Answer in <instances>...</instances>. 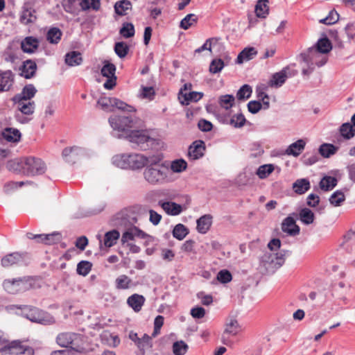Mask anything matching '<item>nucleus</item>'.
Instances as JSON below:
<instances>
[{"label": "nucleus", "instance_id": "nucleus-1", "mask_svg": "<svg viewBox=\"0 0 355 355\" xmlns=\"http://www.w3.org/2000/svg\"><path fill=\"white\" fill-rule=\"evenodd\" d=\"M146 169L144 172L145 180L152 184L162 183L167 178L168 169L161 164L162 157L153 155L147 157Z\"/></svg>", "mask_w": 355, "mask_h": 355}, {"label": "nucleus", "instance_id": "nucleus-2", "mask_svg": "<svg viewBox=\"0 0 355 355\" xmlns=\"http://www.w3.org/2000/svg\"><path fill=\"white\" fill-rule=\"evenodd\" d=\"M147 157L141 154H117L112 157V162L116 167L123 169H139L146 164Z\"/></svg>", "mask_w": 355, "mask_h": 355}, {"label": "nucleus", "instance_id": "nucleus-3", "mask_svg": "<svg viewBox=\"0 0 355 355\" xmlns=\"http://www.w3.org/2000/svg\"><path fill=\"white\" fill-rule=\"evenodd\" d=\"M110 126L115 130L121 132L125 137L131 130L137 127L139 120L136 117L128 116H111L108 119Z\"/></svg>", "mask_w": 355, "mask_h": 355}, {"label": "nucleus", "instance_id": "nucleus-4", "mask_svg": "<svg viewBox=\"0 0 355 355\" xmlns=\"http://www.w3.org/2000/svg\"><path fill=\"white\" fill-rule=\"evenodd\" d=\"M29 257L26 252H14L3 256L1 265L5 268L26 266L29 263Z\"/></svg>", "mask_w": 355, "mask_h": 355}, {"label": "nucleus", "instance_id": "nucleus-5", "mask_svg": "<svg viewBox=\"0 0 355 355\" xmlns=\"http://www.w3.org/2000/svg\"><path fill=\"white\" fill-rule=\"evenodd\" d=\"M56 342L61 347H70L77 352L83 349V337L78 334L71 332L61 333L58 335Z\"/></svg>", "mask_w": 355, "mask_h": 355}, {"label": "nucleus", "instance_id": "nucleus-6", "mask_svg": "<svg viewBox=\"0 0 355 355\" xmlns=\"http://www.w3.org/2000/svg\"><path fill=\"white\" fill-rule=\"evenodd\" d=\"M24 164L25 171H24V174L28 176L41 175L44 173L46 170L45 163L40 158L25 157Z\"/></svg>", "mask_w": 355, "mask_h": 355}, {"label": "nucleus", "instance_id": "nucleus-7", "mask_svg": "<svg viewBox=\"0 0 355 355\" xmlns=\"http://www.w3.org/2000/svg\"><path fill=\"white\" fill-rule=\"evenodd\" d=\"M2 355H33V349L22 345L21 342L12 341L6 345L1 352Z\"/></svg>", "mask_w": 355, "mask_h": 355}, {"label": "nucleus", "instance_id": "nucleus-8", "mask_svg": "<svg viewBox=\"0 0 355 355\" xmlns=\"http://www.w3.org/2000/svg\"><path fill=\"white\" fill-rule=\"evenodd\" d=\"M3 286L8 293L15 294L26 291L28 288V282L22 278L6 279Z\"/></svg>", "mask_w": 355, "mask_h": 355}, {"label": "nucleus", "instance_id": "nucleus-9", "mask_svg": "<svg viewBox=\"0 0 355 355\" xmlns=\"http://www.w3.org/2000/svg\"><path fill=\"white\" fill-rule=\"evenodd\" d=\"M15 82V75L11 70H0V92L10 91Z\"/></svg>", "mask_w": 355, "mask_h": 355}, {"label": "nucleus", "instance_id": "nucleus-10", "mask_svg": "<svg viewBox=\"0 0 355 355\" xmlns=\"http://www.w3.org/2000/svg\"><path fill=\"white\" fill-rule=\"evenodd\" d=\"M83 155V150L78 146H74L67 147L63 149L62 156L65 162L75 163Z\"/></svg>", "mask_w": 355, "mask_h": 355}, {"label": "nucleus", "instance_id": "nucleus-11", "mask_svg": "<svg viewBox=\"0 0 355 355\" xmlns=\"http://www.w3.org/2000/svg\"><path fill=\"white\" fill-rule=\"evenodd\" d=\"M125 137L129 141L137 144L138 146L143 145L151 139L146 130H143L132 129Z\"/></svg>", "mask_w": 355, "mask_h": 355}, {"label": "nucleus", "instance_id": "nucleus-12", "mask_svg": "<svg viewBox=\"0 0 355 355\" xmlns=\"http://www.w3.org/2000/svg\"><path fill=\"white\" fill-rule=\"evenodd\" d=\"M205 149V142L202 140H196L189 148V157L193 160L198 159L204 155Z\"/></svg>", "mask_w": 355, "mask_h": 355}, {"label": "nucleus", "instance_id": "nucleus-13", "mask_svg": "<svg viewBox=\"0 0 355 355\" xmlns=\"http://www.w3.org/2000/svg\"><path fill=\"white\" fill-rule=\"evenodd\" d=\"M355 36V25L347 24L345 29L342 31L336 37V40L338 42L340 46L343 43H349Z\"/></svg>", "mask_w": 355, "mask_h": 355}, {"label": "nucleus", "instance_id": "nucleus-14", "mask_svg": "<svg viewBox=\"0 0 355 355\" xmlns=\"http://www.w3.org/2000/svg\"><path fill=\"white\" fill-rule=\"evenodd\" d=\"M21 49L26 53H33L39 48L40 41L33 36L26 37L21 42Z\"/></svg>", "mask_w": 355, "mask_h": 355}, {"label": "nucleus", "instance_id": "nucleus-15", "mask_svg": "<svg viewBox=\"0 0 355 355\" xmlns=\"http://www.w3.org/2000/svg\"><path fill=\"white\" fill-rule=\"evenodd\" d=\"M282 230L290 236H295L300 232V227L296 225L293 218L288 216L282 223Z\"/></svg>", "mask_w": 355, "mask_h": 355}, {"label": "nucleus", "instance_id": "nucleus-16", "mask_svg": "<svg viewBox=\"0 0 355 355\" xmlns=\"http://www.w3.org/2000/svg\"><path fill=\"white\" fill-rule=\"evenodd\" d=\"M145 302V297L137 293L130 295L127 299L128 305L136 313H138L141 310Z\"/></svg>", "mask_w": 355, "mask_h": 355}, {"label": "nucleus", "instance_id": "nucleus-17", "mask_svg": "<svg viewBox=\"0 0 355 355\" xmlns=\"http://www.w3.org/2000/svg\"><path fill=\"white\" fill-rule=\"evenodd\" d=\"M288 70V67H285L279 72L273 74L268 83V85L275 87H281L285 83L288 77L287 74Z\"/></svg>", "mask_w": 355, "mask_h": 355}, {"label": "nucleus", "instance_id": "nucleus-18", "mask_svg": "<svg viewBox=\"0 0 355 355\" xmlns=\"http://www.w3.org/2000/svg\"><path fill=\"white\" fill-rule=\"evenodd\" d=\"M159 205L168 215L177 216L182 211V205L173 202L159 201Z\"/></svg>", "mask_w": 355, "mask_h": 355}, {"label": "nucleus", "instance_id": "nucleus-19", "mask_svg": "<svg viewBox=\"0 0 355 355\" xmlns=\"http://www.w3.org/2000/svg\"><path fill=\"white\" fill-rule=\"evenodd\" d=\"M36 69V63L31 60H27L23 62L21 67V75L26 79L31 78L34 76Z\"/></svg>", "mask_w": 355, "mask_h": 355}, {"label": "nucleus", "instance_id": "nucleus-20", "mask_svg": "<svg viewBox=\"0 0 355 355\" xmlns=\"http://www.w3.org/2000/svg\"><path fill=\"white\" fill-rule=\"evenodd\" d=\"M212 223V216L205 214L197 220V230L199 233L205 234L209 230Z\"/></svg>", "mask_w": 355, "mask_h": 355}, {"label": "nucleus", "instance_id": "nucleus-21", "mask_svg": "<svg viewBox=\"0 0 355 355\" xmlns=\"http://www.w3.org/2000/svg\"><path fill=\"white\" fill-rule=\"evenodd\" d=\"M18 106L19 110L26 115H31L33 114L35 108L34 101H22L19 99H14Z\"/></svg>", "mask_w": 355, "mask_h": 355}, {"label": "nucleus", "instance_id": "nucleus-22", "mask_svg": "<svg viewBox=\"0 0 355 355\" xmlns=\"http://www.w3.org/2000/svg\"><path fill=\"white\" fill-rule=\"evenodd\" d=\"M152 338L153 336H150L146 334L143 335V336L141 338V340L137 345V348L139 349V353L137 355H145L146 351L152 349Z\"/></svg>", "mask_w": 355, "mask_h": 355}, {"label": "nucleus", "instance_id": "nucleus-23", "mask_svg": "<svg viewBox=\"0 0 355 355\" xmlns=\"http://www.w3.org/2000/svg\"><path fill=\"white\" fill-rule=\"evenodd\" d=\"M37 92L36 88L33 85L29 84L26 85L21 92L14 97V99H19L22 101H30L33 98Z\"/></svg>", "mask_w": 355, "mask_h": 355}, {"label": "nucleus", "instance_id": "nucleus-24", "mask_svg": "<svg viewBox=\"0 0 355 355\" xmlns=\"http://www.w3.org/2000/svg\"><path fill=\"white\" fill-rule=\"evenodd\" d=\"M306 142L303 139H299L297 141L291 144L286 150V154L288 155H293L297 157L300 155L304 149Z\"/></svg>", "mask_w": 355, "mask_h": 355}, {"label": "nucleus", "instance_id": "nucleus-25", "mask_svg": "<svg viewBox=\"0 0 355 355\" xmlns=\"http://www.w3.org/2000/svg\"><path fill=\"white\" fill-rule=\"evenodd\" d=\"M21 132L15 128H6L2 132V137L8 142L17 143L20 141Z\"/></svg>", "mask_w": 355, "mask_h": 355}, {"label": "nucleus", "instance_id": "nucleus-26", "mask_svg": "<svg viewBox=\"0 0 355 355\" xmlns=\"http://www.w3.org/2000/svg\"><path fill=\"white\" fill-rule=\"evenodd\" d=\"M24 162L25 157L10 160L6 164V168L10 171L24 174V171H25Z\"/></svg>", "mask_w": 355, "mask_h": 355}, {"label": "nucleus", "instance_id": "nucleus-27", "mask_svg": "<svg viewBox=\"0 0 355 355\" xmlns=\"http://www.w3.org/2000/svg\"><path fill=\"white\" fill-rule=\"evenodd\" d=\"M36 19L35 10L32 8H26L23 10L19 20L21 24L28 25L35 22Z\"/></svg>", "mask_w": 355, "mask_h": 355}, {"label": "nucleus", "instance_id": "nucleus-28", "mask_svg": "<svg viewBox=\"0 0 355 355\" xmlns=\"http://www.w3.org/2000/svg\"><path fill=\"white\" fill-rule=\"evenodd\" d=\"M26 315L27 318L33 322L44 324L46 321L44 318V313L35 307L30 309Z\"/></svg>", "mask_w": 355, "mask_h": 355}, {"label": "nucleus", "instance_id": "nucleus-29", "mask_svg": "<svg viewBox=\"0 0 355 355\" xmlns=\"http://www.w3.org/2000/svg\"><path fill=\"white\" fill-rule=\"evenodd\" d=\"M257 51L254 47L245 48L237 56L236 62L241 64L244 62L252 60Z\"/></svg>", "mask_w": 355, "mask_h": 355}, {"label": "nucleus", "instance_id": "nucleus-30", "mask_svg": "<svg viewBox=\"0 0 355 355\" xmlns=\"http://www.w3.org/2000/svg\"><path fill=\"white\" fill-rule=\"evenodd\" d=\"M81 53L78 51H71L65 55V62L69 66H77L82 63Z\"/></svg>", "mask_w": 355, "mask_h": 355}, {"label": "nucleus", "instance_id": "nucleus-31", "mask_svg": "<svg viewBox=\"0 0 355 355\" xmlns=\"http://www.w3.org/2000/svg\"><path fill=\"white\" fill-rule=\"evenodd\" d=\"M294 191L297 194H303L310 189V182L306 179L297 180L293 184Z\"/></svg>", "mask_w": 355, "mask_h": 355}, {"label": "nucleus", "instance_id": "nucleus-32", "mask_svg": "<svg viewBox=\"0 0 355 355\" xmlns=\"http://www.w3.org/2000/svg\"><path fill=\"white\" fill-rule=\"evenodd\" d=\"M120 234L116 230H112L105 233L104 236V245L110 248L116 243V241L119 239Z\"/></svg>", "mask_w": 355, "mask_h": 355}, {"label": "nucleus", "instance_id": "nucleus-33", "mask_svg": "<svg viewBox=\"0 0 355 355\" xmlns=\"http://www.w3.org/2000/svg\"><path fill=\"white\" fill-rule=\"evenodd\" d=\"M268 1L259 0L255 6V13L258 17L265 18L268 15Z\"/></svg>", "mask_w": 355, "mask_h": 355}, {"label": "nucleus", "instance_id": "nucleus-34", "mask_svg": "<svg viewBox=\"0 0 355 355\" xmlns=\"http://www.w3.org/2000/svg\"><path fill=\"white\" fill-rule=\"evenodd\" d=\"M299 217L304 224L310 225L313 223L315 215L309 208H303L300 211Z\"/></svg>", "mask_w": 355, "mask_h": 355}, {"label": "nucleus", "instance_id": "nucleus-35", "mask_svg": "<svg viewBox=\"0 0 355 355\" xmlns=\"http://www.w3.org/2000/svg\"><path fill=\"white\" fill-rule=\"evenodd\" d=\"M240 330L241 329L238 321L234 318H230L226 323L224 334H228L235 336Z\"/></svg>", "mask_w": 355, "mask_h": 355}, {"label": "nucleus", "instance_id": "nucleus-36", "mask_svg": "<svg viewBox=\"0 0 355 355\" xmlns=\"http://www.w3.org/2000/svg\"><path fill=\"white\" fill-rule=\"evenodd\" d=\"M115 283L117 289L125 290L131 286L132 279L125 275H121L116 279Z\"/></svg>", "mask_w": 355, "mask_h": 355}, {"label": "nucleus", "instance_id": "nucleus-37", "mask_svg": "<svg viewBox=\"0 0 355 355\" xmlns=\"http://www.w3.org/2000/svg\"><path fill=\"white\" fill-rule=\"evenodd\" d=\"M337 184L336 178L331 176L323 178L320 182V187L322 190L329 191L334 189Z\"/></svg>", "mask_w": 355, "mask_h": 355}, {"label": "nucleus", "instance_id": "nucleus-38", "mask_svg": "<svg viewBox=\"0 0 355 355\" xmlns=\"http://www.w3.org/2000/svg\"><path fill=\"white\" fill-rule=\"evenodd\" d=\"M131 7L132 4L130 1L123 0L115 3L114 10L116 14L122 16L126 15V11L131 9Z\"/></svg>", "mask_w": 355, "mask_h": 355}, {"label": "nucleus", "instance_id": "nucleus-39", "mask_svg": "<svg viewBox=\"0 0 355 355\" xmlns=\"http://www.w3.org/2000/svg\"><path fill=\"white\" fill-rule=\"evenodd\" d=\"M79 5L83 10L93 9L98 10L101 7L100 0H80Z\"/></svg>", "mask_w": 355, "mask_h": 355}, {"label": "nucleus", "instance_id": "nucleus-40", "mask_svg": "<svg viewBox=\"0 0 355 355\" xmlns=\"http://www.w3.org/2000/svg\"><path fill=\"white\" fill-rule=\"evenodd\" d=\"M340 133L343 137L346 139H350L355 135V130L353 128V125L349 123H343L340 129Z\"/></svg>", "mask_w": 355, "mask_h": 355}, {"label": "nucleus", "instance_id": "nucleus-41", "mask_svg": "<svg viewBox=\"0 0 355 355\" xmlns=\"http://www.w3.org/2000/svg\"><path fill=\"white\" fill-rule=\"evenodd\" d=\"M97 105L104 111L107 112H113V102L111 97H101L98 101Z\"/></svg>", "mask_w": 355, "mask_h": 355}, {"label": "nucleus", "instance_id": "nucleus-42", "mask_svg": "<svg viewBox=\"0 0 355 355\" xmlns=\"http://www.w3.org/2000/svg\"><path fill=\"white\" fill-rule=\"evenodd\" d=\"M62 32L58 28H51L47 33L46 39L51 44H58L61 40Z\"/></svg>", "mask_w": 355, "mask_h": 355}, {"label": "nucleus", "instance_id": "nucleus-43", "mask_svg": "<svg viewBox=\"0 0 355 355\" xmlns=\"http://www.w3.org/2000/svg\"><path fill=\"white\" fill-rule=\"evenodd\" d=\"M338 148L331 144H323L320 146L319 153L324 157H329L335 154Z\"/></svg>", "mask_w": 355, "mask_h": 355}, {"label": "nucleus", "instance_id": "nucleus-44", "mask_svg": "<svg viewBox=\"0 0 355 355\" xmlns=\"http://www.w3.org/2000/svg\"><path fill=\"white\" fill-rule=\"evenodd\" d=\"M188 234V229L180 223L176 225L173 230V236L180 241L183 240Z\"/></svg>", "mask_w": 355, "mask_h": 355}, {"label": "nucleus", "instance_id": "nucleus-45", "mask_svg": "<svg viewBox=\"0 0 355 355\" xmlns=\"http://www.w3.org/2000/svg\"><path fill=\"white\" fill-rule=\"evenodd\" d=\"M345 196L343 191L337 190L332 193L329 198V202L334 207H339L345 201Z\"/></svg>", "mask_w": 355, "mask_h": 355}, {"label": "nucleus", "instance_id": "nucleus-46", "mask_svg": "<svg viewBox=\"0 0 355 355\" xmlns=\"http://www.w3.org/2000/svg\"><path fill=\"white\" fill-rule=\"evenodd\" d=\"M173 353L174 355H184L189 349L188 345L182 341H176L173 344Z\"/></svg>", "mask_w": 355, "mask_h": 355}, {"label": "nucleus", "instance_id": "nucleus-47", "mask_svg": "<svg viewBox=\"0 0 355 355\" xmlns=\"http://www.w3.org/2000/svg\"><path fill=\"white\" fill-rule=\"evenodd\" d=\"M198 21V17L194 14H189L186 15L180 21V26L184 30L189 29L191 26L195 24Z\"/></svg>", "mask_w": 355, "mask_h": 355}, {"label": "nucleus", "instance_id": "nucleus-48", "mask_svg": "<svg viewBox=\"0 0 355 355\" xmlns=\"http://www.w3.org/2000/svg\"><path fill=\"white\" fill-rule=\"evenodd\" d=\"M30 184V182H14V181H10L3 185V191L6 193H10L15 190L17 189L19 187H21L24 185Z\"/></svg>", "mask_w": 355, "mask_h": 355}, {"label": "nucleus", "instance_id": "nucleus-49", "mask_svg": "<svg viewBox=\"0 0 355 355\" xmlns=\"http://www.w3.org/2000/svg\"><path fill=\"white\" fill-rule=\"evenodd\" d=\"M331 44L327 37L319 40L317 43V51L319 53H327L331 51Z\"/></svg>", "mask_w": 355, "mask_h": 355}, {"label": "nucleus", "instance_id": "nucleus-50", "mask_svg": "<svg viewBox=\"0 0 355 355\" xmlns=\"http://www.w3.org/2000/svg\"><path fill=\"white\" fill-rule=\"evenodd\" d=\"M116 67L114 64L110 63L108 61L104 62V65L101 69V74L106 78L116 76Z\"/></svg>", "mask_w": 355, "mask_h": 355}, {"label": "nucleus", "instance_id": "nucleus-51", "mask_svg": "<svg viewBox=\"0 0 355 355\" xmlns=\"http://www.w3.org/2000/svg\"><path fill=\"white\" fill-rule=\"evenodd\" d=\"M234 96L230 94L223 95L219 98V105L225 108V110H228L231 108L234 103Z\"/></svg>", "mask_w": 355, "mask_h": 355}, {"label": "nucleus", "instance_id": "nucleus-52", "mask_svg": "<svg viewBox=\"0 0 355 355\" xmlns=\"http://www.w3.org/2000/svg\"><path fill=\"white\" fill-rule=\"evenodd\" d=\"M92 264L88 261H81L77 265V273L78 275L86 276L92 270Z\"/></svg>", "mask_w": 355, "mask_h": 355}, {"label": "nucleus", "instance_id": "nucleus-53", "mask_svg": "<svg viewBox=\"0 0 355 355\" xmlns=\"http://www.w3.org/2000/svg\"><path fill=\"white\" fill-rule=\"evenodd\" d=\"M112 102H113V108L116 107L119 110H121L124 112H135L136 110L134 107L128 105L125 102L116 98H112Z\"/></svg>", "mask_w": 355, "mask_h": 355}, {"label": "nucleus", "instance_id": "nucleus-54", "mask_svg": "<svg viewBox=\"0 0 355 355\" xmlns=\"http://www.w3.org/2000/svg\"><path fill=\"white\" fill-rule=\"evenodd\" d=\"M274 171L272 164H264L260 166L257 171V175L261 179L266 178Z\"/></svg>", "mask_w": 355, "mask_h": 355}, {"label": "nucleus", "instance_id": "nucleus-55", "mask_svg": "<svg viewBox=\"0 0 355 355\" xmlns=\"http://www.w3.org/2000/svg\"><path fill=\"white\" fill-rule=\"evenodd\" d=\"M129 51L128 46L123 42H116L114 45V51L121 58L126 56Z\"/></svg>", "mask_w": 355, "mask_h": 355}, {"label": "nucleus", "instance_id": "nucleus-56", "mask_svg": "<svg viewBox=\"0 0 355 355\" xmlns=\"http://www.w3.org/2000/svg\"><path fill=\"white\" fill-rule=\"evenodd\" d=\"M119 33L125 38L133 37L135 35V27L131 23H124Z\"/></svg>", "mask_w": 355, "mask_h": 355}, {"label": "nucleus", "instance_id": "nucleus-57", "mask_svg": "<svg viewBox=\"0 0 355 355\" xmlns=\"http://www.w3.org/2000/svg\"><path fill=\"white\" fill-rule=\"evenodd\" d=\"M252 92V87L248 85H244L239 89L236 97L239 100L248 99L250 97Z\"/></svg>", "mask_w": 355, "mask_h": 355}, {"label": "nucleus", "instance_id": "nucleus-58", "mask_svg": "<svg viewBox=\"0 0 355 355\" xmlns=\"http://www.w3.org/2000/svg\"><path fill=\"white\" fill-rule=\"evenodd\" d=\"M339 19L338 13L334 9L331 10L329 15L324 19H320V22L327 25H332L336 23Z\"/></svg>", "mask_w": 355, "mask_h": 355}, {"label": "nucleus", "instance_id": "nucleus-59", "mask_svg": "<svg viewBox=\"0 0 355 355\" xmlns=\"http://www.w3.org/2000/svg\"><path fill=\"white\" fill-rule=\"evenodd\" d=\"M187 167V163L182 159L173 161L171 164V168L173 172L180 173L184 171Z\"/></svg>", "mask_w": 355, "mask_h": 355}, {"label": "nucleus", "instance_id": "nucleus-60", "mask_svg": "<svg viewBox=\"0 0 355 355\" xmlns=\"http://www.w3.org/2000/svg\"><path fill=\"white\" fill-rule=\"evenodd\" d=\"M224 66V62L221 59H214L210 63L209 71L211 73H217L223 69Z\"/></svg>", "mask_w": 355, "mask_h": 355}, {"label": "nucleus", "instance_id": "nucleus-61", "mask_svg": "<svg viewBox=\"0 0 355 355\" xmlns=\"http://www.w3.org/2000/svg\"><path fill=\"white\" fill-rule=\"evenodd\" d=\"M245 118L242 114H234L230 119V123L234 128H241L244 125Z\"/></svg>", "mask_w": 355, "mask_h": 355}, {"label": "nucleus", "instance_id": "nucleus-62", "mask_svg": "<svg viewBox=\"0 0 355 355\" xmlns=\"http://www.w3.org/2000/svg\"><path fill=\"white\" fill-rule=\"evenodd\" d=\"M232 276L231 272L227 270H221L217 274V279L223 284H227L231 282Z\"/></svg>", "mask_w": 355, "mask_h": 355}, {"label": "nucleus", "instance_id": "nucleus-63", "mask_svg": "<svg viewBox=\"0 0 355 355\" xmlns=\"http://www.w3.org/2000/svg\"><path fill=\"white\" fill-rule=\"evenodd\" d=\"M44 238V244L45 245H53L59 241L60 236L58 233L45 234L42 236Z\"/></svg>", "mask_w": 355, "mask_h": 355}, {"label": "nucleus", "instance_id": "nucleus-64", "mask_svg": "<svg viewBox=\"0 0 355 355\" xmlns=\"http://www.w3.org/2000/svg\"><path fill=\"white\" fill-rule=\"evenodd\" d=\"M164 317L162 315H157L154 320V331L152 334L153 337H155L160 333V329L164 324Z\"/></svg>", "mask_w": 355, "mask_h": 355}]
</instances>
